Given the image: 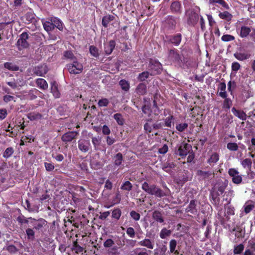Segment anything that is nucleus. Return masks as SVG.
Returning <instances> with one entry per match:
<instances>
[{"mask_svg":"<svg viewBox=\"0 0 255 255\" xmlns=\"http://www.w3.org/2000/svg\"><path fill=\"white\" fill-rule=\"evenodd\" d=\"M253 21L249 19L243 21H238L236 24V29L237 34L241 38L248 37L252 30V27H250Z\"/></svg>","mask_w":255,"mask_h":255,"instance_id":"obj_1","label":"nucleus"},{"mask_svg":"<svg viewBox=\"0 0 255 255\" xmlns=\"http://www.w3.org/2000/svg\"><path fill=\"white\" fill-rule=\"evenodd\" d=\"M141 188L147 194L154 195L157 197H162L165 195L164 192L155 184H149L147 182L143 183Z\"/></svg>","mask_w":255,"mask_h":255,"instance_id":"obj_2","label":"nucleus"},{"mask_svg":"<svg viewBox=\"0 0 255 255\" xmlns=\"http://www.w3.org/2000/svg\"><path fill=\"white\" fill-rule=\"evenodd\" d=\"M66 66L69 73L73 74L81 73L83 69V64L78 62L77 59L73 60L72 63L67 64Z\"/></svg>","mask_w":255,"mask_h":255,"instance_id":"obj_3","label":"nucleus"},{"mask_svg":"<svg viewBox=\"0 0 255 255\" xmlns=\"http://www.w3.org/2000/svg\"><path fill=\"white\" fill-rule=\"evenodd\" d=\"M162 64L155 59H150L148 66L149 70L151 71L150 75H156L162 71Z\"/></svg>","mask_w":255,"mask_h":255,"instance_id":"obj_4","label":"nucleus"},{"mask_svg":"<svg viewBox=\"0 0 255 255\" xmlns=\"http://www.w3.org/2000/svg\"><path fill=\"white\" fill-rule=\"evenodd\" d=\"M229 175L232 177V181L236 184H240L242 183L243 179L239 171L235 168H231L228 171Z\"/></svg>","mask_w":255,"mask_h":255,"instance_id":"obj_5","label":"nucleus"},{"mask_svg":"<svg viewBox=\"0 0 255 255\" xmlns=\"http://www.w3.org/2000/svg\"><path fill=\"white\" fill-rule=\"evenodd\" d=\"M28 38V35L27 32H22L17 42V45L18 46L19 49L21 48H27L29 44L27 41V39Z\"/></svg>","mask_w":255,"mask_h":255,"instance_id":"obj_6","label":"nucleus"},{"mask_svg":"<svg viewBox=\"0 0 255 255\" xmlns=\"http://www.w3.org/2000/svg\"><path fill=\"white\" fill-rule=\"evenodd\" d=\"M191 149L192 147L189 144L183 143L179 146L176 154L182 157H185L190 152Z\"/></svg>","mask_w":255,"mask_h":255,"instance_id":"obj_7","label":"nucleus"},{"mask_svg":"<svg viewBox=\"0 0 255 255\" xmlns=\"http://www.w3.org/2000/svg\"><path fill=\"white\" fill-rule=\"evenodd\" d=\"M32 72L36 76H43L48 72V68L45 64L40 65L33 68Z\"/></svg>","mask_w":255,"mask_h":255,"instance_id":"obj_8","label":"nucleus"},{"mask_svg":"<svg viewBox=\"0 0 255 255\" xmlns=\"http://www.w3.org/2000/svg\"><path fill=\"white\" fill-rule=\"evenodd\" d=\"M78 148L83 152H87L91 147V143L89 140L81 139L78 142Z\"/></svg>","mask_w":255,"mask_h":255,"instance_id":"obj_9","label":"nucleus"},{"mask_svg":"<svg viewBox=\"0 0 255 255\" xmlns=\"http://www.w3.org/2000/svg\"><path fill=\"white\" fill-rule=\"evenodd\" d=\"M196 174L199 180H204L210 178V177H214V173L210 171L198 170Z\"/></svg>","mask_w":255,"mask_h":255,"instance_id":"obj_10","label":"nucleus"},{"mask_svg":"<svg viewBox=\"0 0 255 255\" xmlns=\"http://www.w3.org/2000/svg\"><path fill=\"white\" fill-rule=\"evenodd\" d=\"M235 57L240 61H244L249 59L251 54L249 51H239L234 53Z\"/></svg>","mask_w":255,"mask_h":255,"instance_id":"obj_11","label":"nucleus"},{"mask_svg":"<svg viewBox=\"0 0 255 255\" xmlns=\"http://www.w3.org/2000/svg\"><path fill=\"white\" fill-rule=\"evenodd\" d=\"M78 134V132L76 131H69L62 136L61 139L65 142H70L76 137Z\"/></svg>","mask_w":255,"mask_h":255,"instance_id":"obj_12","label":"nucleus"},{"mask_svg":"<svg viewBox=\"0 0 255 255\" xmlns=\"http://www.w3.org/2000/svg\"><path fill=\"white\" fill-rule=\"evenodd\" d=\"M244 255H255V240H250Z\"/></svg>","mask_w":255,"mask_h":255,"instance_id":"obj_13","label":"nucleus"},{"mask_svg":"<svg viewBox=\"0 0 255 255\" xmlns=\"http://www.w3.org/2000/svg\"><path fill=\"white\" fill-rule=\"evenodd\" d=\"M170 62L179 63L181 59L180 56L175 50H171L168 57Z\"/></svg>","mask_w":255,"mask_h":255,"instance_id":"obj_14","label":"nucleus"},{"mask_svg":"<svg viewBox=\"0 0 255 255\" xmlns=\"http://www.w3.org/2000/svg\"><path fill=\"white\" fill-rule=\"evenodd\" d=\"M138 244L139 246L146 247L150 250H152L154 247V241L147 238H145L139 241Z\"/></svg>","mask_w":255,"mask_h":255,"instance_id":"obj_15","label":"nucleus"},{"mask_svg":"<svg viewBox=\"0 0 255 255\" xmlns=\"http://www.w3.org/2000/svg\"><path fill=\"white\" fill-rule=\"evenodd\" d=\"M159 128L157 124L153 123L151 120H148L144 125V129L146 133L151 132L153 129Z\"/></svg>","mask_w":255,"mask_h":255,"instance_id":"obj_16","label":"nucleus"},{"mask_svg":"<svg viewBox=\"0 0 255 255\" xmlns=\"http://www.w3.org/2000/svg\"><path fill=\"white\" fill-rule=\"evenodd\" d=\"M49 20L54 24V28L56 27L60 31L63 30L64 25L59 18L56 17H52Z\"/></svg>","mask_w":255,"mask_h":255,"instance_id":"obj_17","label":"nucleus"},{"mask_svg":"<svg viewBox=\"0 0 255 255\" xmlns=\"http://www.w3.org/2000/svg\"><path fill=\"white\" fill-rule=\"evenodd\" d=\"M232 112L235 116L237 117L240 120L243 121L246 120L247 116L244 112L238 110L234 107L232 109Z\"/></svg>","mask_w":255,"mask_h":255,"instance_id":"obj_18","label":"nucleus"},{"mask_svg":"<svg viewBox=\"0 0 255 255\" xmlns=\"http://www.w3.org/2000/svg\"><path fill=\"white\" fill-rule=\"evenodd\" d=\"M199 16L197 13L192 12L189 15L188 23L191 25H195L199 20Z\"/></svg>","mask_w":255,"mask_h":255,"instance_id":"obj_19","label":"nucleus"},{"mask_svg":"<svg viewBox=\"0 0 255 255\" xmlns=\"http://www.w3.org/2000/svg\"><path fill=\"white\" fill-rule=\"evenodd\" d=\"M186 212L191 214H195L197 212L196 205L194 200L190 201L189 205L186 209Z\"/></svg>","mask_w":255,"mask_h":255,"instance_id":"obj_20","label":"nucleus"},{"mask_svg":"<svg viewBox=\"0 0 255 255\" xmlns=\"http://www.w3.org/2000/svg\"><path fill=\"white\" fill-rule=\"evenodd\" d=\"M255 207V202L252 200L247 201L244 205L245 212L249 213Z\"/></svg>","mask_w":255,"mask_h":255,"instance_id":"obj_21","label":"nucleus"},{"mask_svg":"<svg viewBox=\"0 0 255 255\" xmlns=\"http://www.w3.org/2000/svg\"><path fill=\"white\" fill-rule=\"evenodd\" d=\"M36 84L37 87L41 90H46L48 89V85L45 80L42 78H38L36 80Z\"/></svg>","mask_w":255,"mask_h":255,"instance_id":"obj_22","label":"nucleus"},{"mask_svg":"<svg viewBox=\"0 0 255 255\" xmlns=\"http://www.w3.org/2000/svg\"><path fill=\"white\" fill-rule=\"evenodd\" d=\"M115 47V42L114 40H111L109 42L105 45L104 49L106 54H110Z\"/></svg>","mask_w":255,"mask_h":255,"instance_id":"obj_23","label":"nucleus"},{"mask_svg":"<svg viewBox=\"0 0 255 255\" xmlns=\"http://www.w3.org/2000/svg\"><path fill=\"white\" fill-rule=\"evenodd\" d=\"M39 91L36 89H33L31 90H29L26 94L25 95L26 98L29 100H33L37 98V95L39 94Z\"/></svg>","mask_w":255,"mask_h":255,"instance_id":"obj_24","label":"nucleus"},{"mask_svg":"<svg viewBox=\"0 0 255 255\" xmlns=\"http://www.w3.org/2000/svg\"><path fill=\"white\" fill-rule=\"evenodd\" d=\"M51 92L55 98L60 97V94L58 90L57 84L55 81L51 83Z\"/></svg>","mask_w":255,"mask_h":255,"instance_id":"obj_25","label":"nucleus"},{"mask_svg":"<svg viewBox=\"0 0 255 255\" xmlns=\"http://www.w3.org/2000/svg\"><path fill=\"white\" fill-rule=\"evenodd\" d=\"M221 195L219 194L218 192H216V187H214L213 190L211 193V198H212L213 203L216 204H219L220 202V198L219 196Z\"/></svg>","mask_w":255,"mask_h":255,"instance_id":"obj_26","label":"nucleus"},{"mask_svg":"<svg viewBox=\"0 0 255 255\" xmlns=\"http://www.w3.org/2000/svg\"><path fill=\"white\" fill-rule=\"evenodd\" d=\"M226 85L224 82L221 83L218 87V90L220 91L219 93V95L223 98H226L227 97V94L226 91Z\"/></svg>","mask_w":255,"mask_h":255,"instance_id":"obj_27","label":"nucleus"},{"mask_svg":"<svg viewBox=\"0 0 255 255\" xmlns=\"http://www.w3.org/2000/svg\"><path fill=\"white\" fill-rule=\"evenodd\" d=\"M219 160V155L217 152L212 153L209 158L207 162L210 165H214Z\"/></svg>","mask_w":255,"mask_h":255,"instance_id":"obj_28","label":"nucleus"},{"mask_svg":"<svg viewBox=\"0 0 255 255\" xmlns=\"http://www.w3.org/2000/svg\"><path fill=\"white\" fill-rule=\"evenodd\" d=\"M181 7V3L179 1H174L172 2L170 9L173 12L178 13L180 12Z\"/></svg>","mask_w":255,"mask_h":255,"instance_id":"obj_29","label":"nucleus"},{"mask_svg":"<svg viewBox=\"0 0 255 255\" xmlns=\"http://www.w3.org/2000/svg\"><path fill=\"white\" fill-rule=\"evenodd\" d=\"M135 92L139 95H143L146 93V85L144 83H140L137 86Z\"/></svg>","mask_w":255,"mask_h":255,"instance_id":"obj_30","label":"nucleus"},{"mask_svg":"<svg viewBox=\"0 0 255 255\" xmlns=\"http://www.w3.org/2000/svg\"><path fill=\"white\" fill-rule=\"evenodd\" d=\"M115 18V17L112 15H107L104 16L102 18V24L103 26L107 27L108 26L109 23L113 21Z\"/></svg>","mask_w":255,"mask_h":255,"instance_id":"obj_31","label":"nucleus"},{"mask_svg":"<svg viewBox=\"0 0 255 255\" xmlns=\"http://www.w3.org/2000/svg\"><path fill=\"white\" fill-rule=\"evenodd\" d=\"M170 41L176 46L178 45L181 41V34L180 33L176 34L174 36L171 37L169 39Z\"/></svg>","mask_w":255,"mask_h":255,"instance_id":"obj_32","label":"nucleus"},{"mask_svg":"<svg viewBox=\"0 0 255 255\" xmlns=\"http://www.w3.org/2000/svg\"><path fill=\"white\" fill-rule=\"evenodd\" d=\"M177 246V242L175 240H171L169 242V249L170 251L169 252L170 253H173L175 255H177L178 254V252L176 250V247Z\"/></svg>","mask_w":255,"mask_h":255,"instance_id":"obj_33","label":"nucleus"},{"mask_svg":"<svg viewBox=\"0 0 255 255\" xmlns=\"http://www.w3.org/2000/svg\"><path fill=\"white\" fill-rule=\"evenodd\" d=\"M42 24L44 29L47 31L49 32L53 30L54 28V24L50 20L43 21L42 20Z\"/></svg>","mask_w":255,"mask_h":255,"instance_id":"obj_34","label":"nucleus"},{"mask_svg":"<svg viewBox=\"0 0 255 255\" xmlns=\"http://www.w3.org/2000/svg\"><path fill=\"white\" fill-rule=\"evenodd\" d=\"M152 218L157 222L161 223L164 222V219L162 217V214L158 211H154L153 212Z\"/></svg>","mask_w":255,"mask_h":255,"instance_id":"obj_35","label":"nucleus"},{"mask_svg":"<svg viewBox=\"0 0 255 255\" xmlns=\"http://www.w3.org/2000/svg\"><path fill=\"white\" fill-rule=\"evenodd\" d=\"M165 23L168 25L169 28H173L175 27L176 22L175 18L172 16H168L165 20Z\"/></svg>","mask_w":255,"mask_h":255,"instance_id":"obj_36","label":"nucleus"},{"mask_svg":"<svg viewBox=\"0 0 255 255\" xmlns=\"http://www.w3.org/2000/svg\"><path fill=\"white\" fill-rule=\"evenodd\" d=\"M209 2L210 4L219 3L226 9H229V6L224 0H209Z\"/></svg>","mask_w":255,"mask_h":255,"instance_id":"obj_37","label":"nucleus"},{"mask_svg":"<svg viewBox=\"0 0 255 255\" xmlns=\"http://www.w3.org/2000/svg\"><path fill=\"white\" fill-rule=\"evenodd\" d=\"M241 164L245 169L251 170L252 165V162L251 159L246 158L241 161Z\"/></svg>","mask_w":255,"mask_h":255,"instance_id":"obj_38","label":"nucleus"},{"mask_svg":"<svg viewBox=\"0 0 255 255\" xmlns=\"http://www.w3.org/2000/svg\"><path fill=\"white\" fill-rule=\"evenodd\" d=\"M92 142L94 145V149L96 150H98L99 149V146L101 142V138L99 136L97 137H92Z\"/></svg>","mask_w":255,"mask_h":255,"instance_id":"obj_39","label":"nucleus"},{"mask_svg":"<svg viewBox=\"0 0 255 255\" xmlns=\"http://www.w3.org/2000/svg\"><path fill=\"white\" fill-rule=\"evenodd\" d=\"M114 163L116 165H120L123 161L122 154L120 152H119L117 154H116V155L114 157Z\"/></svg>","mask_w":255,"mask_h":255,"instance_id":"obj_40","label":"nucleus"},{"mask_svg":"<svg viewBox=\"0 0 255 255\" xmlns=\"http://www.w3.org/2000/svg\"><path fill=\"white\" fill-rule=\"evenodd\" d=\"M113 117L119 125H124L125 123V120L122 114L120 113H117L114 115Z\"/></svg>","mask_w":255,"mask_h":255,"instance_id":"obj_41","label":"nucleus"},{"mask_svg":"<svg viewBox=\"0 0 255 255\" xmlns=\"http://www.w3.org/2000/svg\"><path fill=\"white\" fill-rule=\"evenodd\" d=\"M226 186L227 184L225 183H219L215 187H216V192L221 195L224 192Z\"/></svg>","mask_w":255,"mask_h":255,"instance_id":"obj_42","label":"nucleus"},{"mask_svg":"<svg viewBox=\"0 0 255 255\" xmlns=\"http://www.w3.org/2000/svg\"><path fill=\"white\" fill-rule=\"evenodd\" d=\"M219 16L221 19H225L228 21H230L232 18V15L227 11H224L223 12H220L219 14Z\"/></svg>","mask_w":255,"mask_h":255,"instance_id":"obj_43","label":"nucleus"},{"mask_svg":"<svg viewBox=\"0 0 255 255\" xmlns=\"http://www.w3.org/2000/svg\"><path fill=\"white\" fill-rule=\"evenodd\" d=\"M89 52L90 54L95 58H98L100 55L98 49L95 46L91 45L89 47Z\"/></svg>","mask_w":255,"mask_h":255,"instance_id":"obj_44","label":"nucleus"},{"mask_svg":"<svg viewBox=\"0 0 255 255\" xmlns=\"http://www.w3.org/2000/svg\"><path fill=\"white\" fill-rule=\"evenodd\" d=\"M119 85H120L122 90L126 92L128 91L129 89V83L128 81L126 80H121L119 82Z\"/></svg>","mask_w":255,"mask_h":255,"instance_id":"obj_45","label":"nucleus"},{"mask_svg":"<svg viewBox=\"0 0 255 255\" xmlns=\"http://www.w3.org/2000/svg\"><path fill=\"white\" fill-rule=\"evenodd\" d=\"M171 231L170 230H167V229L164 228H163L161 230V231L160 232L159 236L161 239H164L167 237L171 235Z\"/></svg>","mask_w":255,"mask_h":255,"instance_id":"obj_46","label":"nucleus"},{"mask_svg":"<svg viewBox=\"0 0 255 255\" xmlns=\"http://www.w3.org/2000/svg\"><path fill=\"white\" fill-rule=\"evenodd\" d=\"M132 185L129 181H126L123 183L121 187V189L123 190L129 191L132 189Z\"/></svg>","mask_w":255,"mask_h":255,"instance_id":"obj_47","label":"nucleus"},{"mask_svg":"<svg viewBox=\"0 0 255 255\" xmlns=\"http://www.w3.org/2000/svg\"><path fill=\"white\" fill-rule=\"evenodd\" d=\"M5 68L12 71H17L19 67L14 64L10 62H6L4 64Z\"/></svg>","mask_w":255,"mask_h":255,"instance_id":"obj_48","label":"nucleus"},{"mask_svg":"<svg viewBox=\"0 0 255 255\" xmlns=\"http://www.w3.org/2000/svg\"><path fill=\"white\" fill-rule=\"evenodd\" d=\"M14 149L12 147H7L3 152L2 156L5 158H8L13 153Z\"/></svg>","mask_w":255,"mask_h":255,"instance_id":"obj_49","label":"nucleus"},{"mask_svg":"<svg viewBox=\"0 0 255 255\" xmlns=\"http://www.w3.org/2000/svg\"><path fill=\"white\" fill-rule=\"evenodd\" d=\"M122 215V212L121 210L119 208H116L114 209L112 212V217L113 218L118 220Z\"/></svg>","mask_w":255,"mask_h":255,"instance_id":"obj_50","label":"nucleus"},{"mask_svg":"<svg viewBox=\"0 0 255 255\" xmlns=\"http://www.w3.org/2000/svg\"><path fill=\"white\" fill-rule=\"evenodd\" d=\"M27 118L30 121H34L38 119H40L41 118V115L38 113H31L28 114Z\"/></svg>","mask_w":255,"mask_h":255,"instance_id":"obj_51","label":"nucleus"},{"mask_svg":"<svg viewBox=\"0 0 255 255\" xmlns=\"http://www.w3.org/2000/svg\"><path fill=\"white\" fill-rule=\"evenodd\" d=\"M149 73L147 71H144L138 75V79L140 81H144L149 77Z\"/></svg>","mask_w":255,"mask_h":255,"instance_id":"obj_52","label":"nucleus"},{"mask_svg":"<svg viewBox=\"0 0 255 255\" xmlns=\"http://www.w3.org/2000/svg\"><path fill=\"white\" fill-rule=\"evenodd\" d=\"M188 127V125L187 123H181L176 125V128L178 131L182 132L185 130Z\"/></svg>","mask_w":255,"mask_h":255,"instance_id":"obj_53","label":"nucleus"},{"mask_svg":"<svg viewBox=\"0 0 255 255\" xmlns=\"http://www.w3.org/2000/svg\"><path fill=\"white\" fill-rule=\"evenodd\" d=\"M221 39L223 41L229 42L234 40L235 39V38L233 35L230 34H225L222 36Z\"/></svg>","mask_w":255,"mask_h":255,"instance_id":"obj_54","label":"nucleus"},{"mask_svg":"<svg viewBox=\"0 0 255 255\" xmlns=\"http://www.w3.org/2000/svg\"><path fill=\"white\" fill-rule=\"evenodd\" d=\"M244 249V246L243 244L235 246L234 249V253L235 254H240L243 252Z\"/></svg>","mask_w":255,"mask_h":255,"instance_id":"obj_55","label":"nucleus"},{"mask_svg":"<svg viewBox=\"0 0 255 255\" xmlns=\"http://www.w3.org/2000/svg\"><path fill=\"white\" fill-rule=\"evenodd\" d=\"M46 221L43 219H41L34 224V228L36 230H39L45 224Z\"/></svg>","mask_w":255,"mask_h":255,"instance_id":"obj_56","label":"nucleus"},{"mask_svg":"<svg viewBox=\"0 0 255 255\" xmlns=\"http://www.w3.org/2000/svg\"><path fill=\"white\" fill-rule=\"evenodd\" d=\"M64 56L65 58L73 60V61L77 59L71 51H65L64 53Z\"/></svg>","mask_w":255,"mask_h":255,"instance_id":"obj_57","label":"nucleus"},{"mask_svg":"<svg viewBox=\"0 0 255 255\" xmlns=\"http://www.w3.org/2000/svg\"><path fill=\"white\" fill-rule=\"evenodd\" d=\"M129 214L131 218L135 221H137L140 219V214L135 211H131Z\"/></svg>","mask_w":255,"mask_h":255,"instance_id":"obj_58","label":"nucleus"},{"mask_svg":"<svg viewBox=\"0 0 255 255\" xmlns=\"http://www.w3.org/2000/svg\"><path fill=\"white\" fill-rule=\"evenodd\" d=\"M227 147L228 149L231 151H236L238 149V146L236 143L229 142L227 144Z\"/></svg>","mask_w":255,"mask_h":255,"instance_id":"obj_59","label":"nucleus"},{"mask_svg":"<svg viewBox=\"0 0 255 255\" xmlns=\"http://www.w3.org/2000/svg\"><path fill=\"white\" fill-rule=\"evenodd\" d=\"M232 102L230 99L225 98V100L224 101L223 108L224 109H229L232 105Z\"/></svg>","mask_w":255,"mask_h":255,"instance_id":"obj_60","label":"nucleus"},{"mask_svg":"<svg viewBox=\"0 0 255 255\" xmlns=\"http://www.w3.org/2000/svg\"><path fill=\"white\" fill-rule=\"evenodd\" d=\"M127 234L131 238L135 237V232L134 229L132 227H128L126 230Z\"/></svg>","mask_w":255,"mask_h":255,"instance_id":"obj_61","label":"nucleus"},{"mask_svg":"<svg viewBox=\"0 0 255 255\" xmlns=\"http://www.w3.org/2000/svg\"><path fill=\"white\" fill-rule=\"evenodd\" d=\"M236 84L235 82L230 81L228 83V90L232 94L233 90L235 88Z\"/></svg>","mask_w":255,"mask_h":255,"instance_id":"obj_62","label":"nucleus"},{"mask_svg":"<svg viewBox=\"0 0 255 255\" xmlns=\"http://www.w3.org/2000/svg\"><path fill=\"white\" fill-rule=\"evenodd\" d=\"M173 117L172 116L167 117L165 120V126L171 128L173 123Z\"/></svg>","mask_w":255,"mask_h":255,"instance_id":"obj_63","label":"nucleus"},{"mask_svg":"<svg viewBox=\"0 0 255 255\" xmlns=\"http://www.w3.org/2000/svg\"><path fill=\"white\" fill-rule=\"evenodd\" d=\"M26 20L29 22H32L34 20V15L32 13H27L25 15Z\"/></svg>","mask_w":255,"mask_h":255,"instance_id":"obj_64","label":"nucleus"}]
</instances>
